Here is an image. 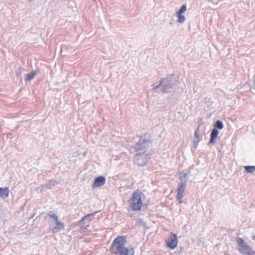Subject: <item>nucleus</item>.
<instances>
[{"mask_svg":"<svg viewBox=\"0 0 255 255\" xmlns=\"http://www.w3.org/2000/svg\"><path fill=\"white\" fill-rule=\"evenodd\" d=\"M127 243L126 236H118L110 246V252L112 254L118 255H134L133 248L125 247Z\"/></svg>","mask_w":255,"mask_h":255,"instance_id":"nucleus-1","label":"nucleus"},{"mask_svg":"<svg viewBox=\"0 0 255 255\" xmlns=\"http://www.w3.org/2000/svg\"><path fill=\"white\" fill-rule=\"evenodd\" d=\"M129 211L139 212L147 207L146 196L139 190L133 192L131 198L128 200Z\"/></svg>","mask_w":255,"mask_h":255,"instance_id":"nucleus-2","label":"nucleus"},{"mask_svg":"<svg viewBox=\"0 0 255 255\" xmlns=\"http://www.w3.org/2000/svg\"><path fill=\"white\" fill-rule=\"evenodd\" d=\"M239 252L245 255H255V251L241 238L236 240Z\"/></svg>","mask_w":255,"mask_h":255,"instance_id":"nucleus-3","label":"nucleus"},{"mask_svg":"<svg viewBox=\"0 0 255 255\" xmlns=\"http://www.w3.org/2000/svg\"><path fill=\"white\" fill-rule=\"evenodd\" d=\"M167 247L170 249H174L178 245V239L177 235L173 233H171L169 238L166 240Z\"/></svg>","mask_w":255,"mask_h":255,"instance_id":"nucleus-4","label":"nucleus"},{"mask_svg":"<svg viewBox=\"0 0 255 255\" xmlns=\"http://www.w3.org/2000/svg\"><path fill=\"white\" fill-rule=\"evenodd\" d=\"M186 183H181L179 184L177 190V199L179 200V203L180 204L182 202V199L184 197V192L185 190Z\"/></svg>","mask_w":255,"mask_h":255,"instance_id":"nucleus-5","label":"nucleus"},{"mask_svg":"<svg viewBox=\"0 0 255 255\" xmlns=\"http://www.w3.org/2000/svg\"><path fill=\"white\" fill-rule=\"evenodd\" d=\"M186 10V6L183 5L180 9L177 12V16L178 17L177 21L179 23H183L185 19V16L182 13Z\"/></svg>","mask_w":255,"mask_h":255,"instance_id":"nucleus-6","label":"nucleus"},{"mask_svg":"<svg viewBox=\"0 0 255 255\" xmlns=\"http://www.w3.org/2000/svg\"><path fill=\"white\" fill-rule=\"evenodd\" d=\"M106 183L105 178L103 176H99L95 178L92 185V188H95L104 185Z\"/></svg>","mask_w":255,"mask_h":255,"instance_id":"nucleus-7","label":"nucleus"},{"mask_svg":"<svg viewBox=\"0 0 255 255\" xmlns=\"http://www.w3.org/2000/svg\"><path fill=\"white\" fill-rule=\"evenodd\" d=\"M64 227L65 225L64 223L58 220L56 222L55 226L53 228V232H55L60 230H63L64 229Z\"/></svg>","mask_w":255,"mask_h":255,"instance_id":"nucleus-8","label":"nucleus"},{"mask_svg":"<svg viewBox=\"0 0 255 255\" xmlns=\"http://www.w3.org/2000/svg\"><path fill=\"white\" fill-rule=\"evenodd\" d=\"M9 195V190L7 187L0 188V197L2 198H6Z\"/></svg>","mask_w":255,"mask_h":255,"instance_id":"nucleus-9","label":"nucleus"},{"mask_svg":"<svg viewBox=\"0 0 255 255\" xmlns=\"http://www.w3.org/2000/svg\"><path fill=\"white\" fill-rule=\"evenodd\" d=\"M219 133V132L217 129H213L211 132L210 135V143H214L215 142V139L217 137V135Z\"/></svg>","mask_w":255,"mask_h":255,"instance_id":"nucleus-10","label":"nucleus"},{"mask_svg":"<svg viewBox=\"0 0 255 255\" xmlns=\"http://www.w3.org/2000/svg\"><path fill=\"white\" fill-rule=\"evenodd\" d=\"M37 74L36 71L32 72L27 75L26 80L28 81H31Z\"/></svg>","mask_w":255,"mask_h":255,"instance_id":"nucleus-11","label":"nucleus"},{"mask_svg":"<svg viewBox=\"0 0 255 255\" xmlns=\"http://www.w3.org/2000/svg\"><path fill=\"white\" fill-rule=\"evenodd\" d=\"M215 129H222L223 127V124L221 121H217L214 125Z\"/></svg>","mask_w":255,"mask_h":255,"instance_id":"nucleus-12","label":"nucleus"},{"mask_svg":"<svg viewBox=\"0 0 255 255\" xmlns=\"http://www.w3.org/2000/svg\"><path fill=\"white\" fill-rule=\"evenodd\" d=\"M245 169L248 173H253L255 171V166H245Z\"/></svg>","mask_w":255,"mask_h":255,"instance_id":"nucleus-13","label":"nucleus"},{"mask_svg":"<svg viewBox=\"0 0 255 255\" xmlns=\"http://www.w3.org/2000/svg\"><path fill=\"white\" fill-rule=\"evenodd\" d=\"M143 143V142H142L141 143V140H140L139 141V143L137 144V152H138L139 149H142L143 153L145 152V151L146 150L145 147L142 145Z\"/></svg>","mask_w":255,"mask_h":255,"instance_id":"nucleus-14","label":"nucleus"},{"mask_svg":"<svg viewBox=\"0 0 255 255\" xmlns=\"http://www.w3.org/2000/svg\"><path fill=\"white\" fill-rule=\"evenodd\" d=\"M49 216L51 218H53L55 222L58 220V216L56 214H52L50 215Z\"/></svg>","mask_w":255,"mask_h":255,"instance_id":"nucleus-15","label":"nucleus"},{"mask_svg":"<svg viewBox=\"0 0 255 255\" xmlns=\"http://www.w3.org/2000/svg\"><path fill=\"white\" fill-rule=\"evenodd\" d=\"M195 135L197 137H199L198 134V132H197V131L195 132Z\"/></svg>","mask_w":255,"mask_h":255,"instance_id":"nucleus-16","label":"nucleus"},{"mask_svg":"<svg viewBox=\"0 0 255 255\" xmlns=\"http://www.w3.org/2000/svg\"><path fill=\"white\" fill-rule=\"evenodd\" d=\"M253 239L254 240H255V236H253Z\"/></svg>","mask_w":255,"mask_h":255,"instance_id":"nucleus-17","label":"nucleus"}]
</instances>
